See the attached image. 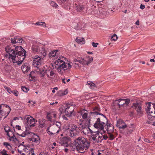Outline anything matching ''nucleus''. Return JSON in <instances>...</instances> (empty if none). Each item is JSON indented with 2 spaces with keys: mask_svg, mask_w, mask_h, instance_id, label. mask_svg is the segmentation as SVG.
I'll return each instance as SVG.
<instances>
[{
  "mask_svg": "<svg viewBox=\"0 0 155 155\" xmlns=\"http://www.w3.org/2000/svg\"><path fill=\"white\" fill-rule=\"evenodd\" d=\"M7 46L5 48L7 53L9 54V58L13 63H16L18 65L22 63L26 56V51L21 46Z\"/></svg>",
  "mask_w": 155,
  "mask_h": 155,
  "instance_id": "1",
  "label": "nucleus"
},
{
  "mask_svg": "<svg viewBox=\"0 0 155 155\" xmlns=\"http://www.w3.org/2000/svg\"><path fill=\"white\" fill-rule=\"evenodd\" d=\"M100 108L98 107H95L93 109V111L90 112L89 119L92 120L95 117L97 120L94 124V127L100 130H103L104 129V126L107 123V120L105 115L100 113Z\"/></svg>",
  "mask_w": 155,
  "mask_h": 155,
  "instance_id": "2",
  "label": "nucleus"
},
{
  "mask_svg": "<svg viewBox=\"0 0 155 155\" xmlns=\"http://www.w3.org/2000/svg\"><path fill=\"white\" fill-rule=\"evenodd\" d=\"M74 147L80 153H83L87 150L90 146V142L87 139L81 136L78 137L74 140Z\"/></svg>",
  "mask_w": 155,
  "mask_h": 155,
  "instance_id": "3",
  "label": "nucleus"
},
{
  "mask_svg": "<svg viewBox=\"0 0 155 155\" xmlns=\"http://www.w3.org/2000/svg\"><path fill=\"white\" fill-rule=\"evenodd\" d=\"M90 119H87V122L85 124L84 123H80L79 124L80 131L81 130L85 135L87 134L89 132L91 134L93 133V131L90 129L89 127L90 124Z\"/></svg>",
  "mask_w": 155,
  "mask_h": 155,
  "instance_id": "4",
  "label": "nucleus"
},
{
  "mask_svg": "<svg viewBox=\"0 0 155 155\" xmlns=\"http://www.w3.org/2000/svg\"><path fill=\"white\" fill-rule=\"evenodd\" d=\"M93 60V58L92 57L88 56V57L84 58H78L77 59H75L74 61L78 62L80 64H82L83 65H88Z\"/></svg>",
  "mask_w": 155,
  "mask_h": 155,
  "instance_id": "5",
  "label": "nucleus"
},
{
  "mask_svg": "<svg viewBox=\"0 0 155 155\" xmlns=\"http://www.w3.org/2000/svg\"><path fill=\"white\" fill-rule=\"evenodd\" d=\"M30 143H32V146H36L38 145L40 142V138L38 135L34 134H31V137L28 138L27 139Z\"/></svg>",
  "mask_w": 155,
  "mask_h": 155,
  "instance_id": "6",
  "label": "nucleus"
},
{
  "mask_svg": "<svg viewBox=\"0 0 155 155\" xmlns=\"http://www.w3.org/2000/svg\"><path fill=\"white\" fill-rule=\"evenodd\" d=\"M35 120V119L33 117L28 115H26L24 118L25 124L27 127L34 126Z\"/></svg>",
  "mask_w": 155,
  "mask_h": 155,
  "instance_id": "7",
  "label": "nucleus"
},
{
  "mask_svg": "<svg viewBox=\"0 0 155 155\" xmlns=\"http://www.w3.org/2000/svg\"><path fill=\"white\" fill-rule=\"evenodd\" d=\"M130 102V101L129 99H120L118 100H116L114 101V103L117 104L119 108L122 107L127 106Z\"/></svg>",
  "mask_w": 155,
  "mask_h": 155,
  "instance_id": "8",
  "label": "nucleus"
},
{
  "mask_svg": "<svg viewBox=\"0 0 155 155\" xmlns=\"http://www.w3.org/2000/svg\"><path fill=\"white\" fill-rule=\"evenodd\" d=\"M79 126L78 127L74 124H72L71 126L70 130V136L71 137H74L78 135V133L80 131Z\"/></svg>",
  "mask_w": 155,
  "mask_h": 155,
  "instance_id": "9",
  "label": "nucleus"
},
{
  "mask_svg": "<svg viewBox=\"0 0 155 155\" xmlns=\"http://www.w3.org/2000/svg\"><path fill=\"white\" fill-rule=\"evenodd\" d=\"M64 112L65 114L68 117H71L73 115H75V113L74 112V107L72 106L68 105L65 109Z\"/></svg>",
  "mask_w": 155,
  "mask_h": 155,
  "instance_id": "10",
  "label": "nucleus"
},
{
  "mask_svg": "<svg viewBox=\"0 0 155 155\" xmlns=\"http://www.w3.org/2000/svg\"><path fill=\"white\" fill-rule=\"evenodd\" d=\"M47 131L49 135H52L59 132V130H58V127L54 125L49 127L47 129Z\"/></svg>",
  "mask_w": 155,
  "mask_h": 155,
  "instance_id": "11",
  "label": "nucleus"
},
{
  "mask_svg": "<svg viewBox=\"0 0 155 155\" xmlns=\"http://www.w3.org/2000/svg\"><path fill=\"white\" fill-rule=\"evenodd\" d=\"M132 107L137 110V114L140 115L142 114L141 104L140 103L136 102L133 103Z\"/></svg>",
  "mask_w": 155,
  "mask_h": 155,
  "instance_id": "12",
  "label": "nucleus"
},
{
  "mask_svg": "<svg viewBox=\"0 0 155 155\" xmlns=\"http://www.w3.org/2000/svg\"><path fill=\"white\" fill-rule=\"evenodd\" d=\"M151 103L149 102L148 104V106L147 107V109L146 110L147 111H149V113L150 114V116H153V115L154 114H155V103H152V105H153V108L152 109H151L150 107V104ZM153 117H155V116H153Z\"/></svg>",
  "mask_w": 155,
  "mask_h": 155,
  "instance_id": "13",
  "label": "nucleus"
},
{
  "mask_svg": "<svg viewBox=\"0 0 155 155\" xmlns=\"http://www.w3.org/2000/svg\"><path fill=\"white\" fill-rule=\"evenodd\" d=\"M87 111L84 109H83L81 110L79 112V113L82 116V118L84 119H86L87 120L86 121V123L87 122V119L88 118L89 119L90 117H89V115H90V113H89V115L88 117H87Z\"/></svg>",
  "mask_w": 155,
  "mask_h": 155,
  "instance_id": "14",
  "label": "nucleus"
},
{
  "mask_svg": "<svg viewBox=\"0 0 155 155\" xmlns=\"http://www.w3.org/2000/svg\"><path fill=\"white\" fill-rule=\"evenodd\" d=\"M116 126L120 129H124L127 127V125L121 119H119L117 121Z\"/></svg>",
  "mask_w": 155,
  "mask_h": 155,
  "instance_id": "15",
  "label": "nucleus"
},
{
  "mask_svg": "<svg viewBox=\"0 0 155 155\" xmlns=\"http://www.w3.org/2000/svg\"><path fill=\"white\" fill-rule=\"evenodd\" d=\"M107 133H112L114 131V127L111 124H108L107 123L104 126Z\"/></svg>",
  "mask_w": 155,
  "mask_h": 155,
  "instance_id": "16",
  "label": "nucleus"
},
{
  "mask_svg": "<svg viewBox=\"0 0 155 155\" xmlns=\"http://www.w3.org/2000/svg\"><path fill=\"white\" fill-rule=\"evenodd\" d=\"M33 59V64L34 66L37 67V65H39L41 64V60L40 57L36 55Z\"/></svg>",
  "mask_w": 155,
  "mask_h": 155,
  "instance_id": "17",
  "label": "nucleus"
},
{
  "mask_svg": "<svg viewBox=\"0 0 155 155\" xmlns=\"http://www.w3.org/2000/svg\"><path fill=\"white\" fill-rule=\"evenodd\" d=\"M99 134H100V133L98 131L95 132H93V133L91 134V137L94 143H96V141L98 138L99 135H100Z\"/></svg>",
  "mask_w": 155,
  "mask_h": 155,
  "instance_id": "18",
  "label": "nucleus"
},
{
  "mask_svg": "<svg viewBox=\"0 0 155 155\" xmlns=\"http://www.w3.org/2000/svg\"><path fill=\"white\" fill-rule=\"evenodd\" d=\"M76 9L78 12H80L83 13H85L86 12L84 6L81 5H79L76 6Z\"/></svg>",
  "mask_w": 155,
  "mask_h": 155,
  "instance_id": "19",
  "label": "nucleus"
},
{
  "mask_svg": "<svg viewBox=\"0 0 155 155\" xmlns=\"http://www.w3.org/2000/svg\"><path fill=\"white\" fill-rule=\"evenodd\" d=\"M68 140L67 139L64 138L60 140L59 143L61 146L64 147H67L68 146Z\"/></svg>",
  "mask_w": 155,
  "mask_h": 155,
  "instance_id": "20",
  "label": "nucleus"
},
{
  "mask_svg": "<svg viewBox=\"0 0 155 155\" xmlns=\"http://www.w3.org/2000/svg\"><path fill=\"white\" fill-rule=\"evenodd\" d=\"M25 146H24L22 144H21L18 146V153H20L21 155H26L24 152V149H25Z\"/></svg>",
  "mask_w": 155,
  "mask_h": 155,
  "instance_id": "21",
  "label": "nucleus"
},
{
  "mask_svg": "<svg viewBox=\"0 0 155 155\" xmlns=\"http://www.w3.org/2000/svg\"><path fill=\"white\" fill-rule=\"evenodd\" d=\"M84 23L81 22H78L74 24V28L78 30L81 29L84 27Z\"/></svg>",
  "mask_w": 155,
  "mask_h": 155,
  "instance_id": "22",
  "label": "nucleus"
},
{
  "mask_svg": "<svg viewBox=\"0 0 155 155\" xmlns=\"http://www.w3.org/2000/svg\"><path fill=\"white\" fill-rule=\"evenodd\" d=\"M56 114L54 111L50 112L47 114V117L49 120L51 121L52 117L56 118Z\"/></svg>",
  "mask_w": 155,
  "mask_h": 155,
  "instance_id": "23",
  "label": "nucleus"
},
{
  "mask_svg": "<svg viewBox=\"0 0 155 155\" xmlns=\"http://www.w3.org/2000/svg\"><path fill=\"white\" fill-rule=\"evenodd\" d=\"M27 64H25L23 65L21 67V69L24 73L28 72L30 70V67H28L27 65Z\"/></svg>",
  "mask_w": 155,
  "mask_h": 155,
  "instance_id": "24",
  "label": "nucleus"
},
{
  "mask_svg": "<svg viewBox=\"0 0 155 155\" xmlns=\"http://www.w3.org/2000/svg\"><path fill=\"white\" fill-rule=\"evenodd\" d=\"M57 68L58 71H61V69H63L64 68H66L67 66V65L65 62H63L61 64H59V65Z\"/></svg>",
  "mask_w": 155,
  "mask_h": 155,
  "instance_id": "25",
  "label": "nucleus"
},
{
  "mask_svg": "<svg viewBox=\"0 0 155 155\" xmlns=\"http://www.w3.org/2000/svg\"><path fill=\"white\" fill-rule=\"evenodd\" d=\"M75 41L80 44H84L85 43V41L83 38L77 37L75 39Z\"/></svg>",
  "mask_w": 155,
  "mask_h": 155,
  "instance_id": "26",
  "label": "nucleus"
},
{
  "mask_svg": "<svg viewBox=\"0 0 155 155\" xmlns=\"http://www.w3.org/2000/svg\"><path fill=\"white\" fill-rule=\"evenodd\" d=\"M9 137V140L11 141H12L14 142H16L18 141V140L17 138H16L14 134H13V136L12 137Z\"/></svg>",
  "mask_w": 155,
  "mask_h": 155,
  "instance_id": "27",
  "label": "nucleus"
},
{
  "mask_svg": "<svg viewBox=\"0 0 155 155\" xmlns=\"http://www.w3.org/2000/svg\"><path fill=\"white\" fill-rule=\"evenodd\" d=\"M99 134V137L96 141V143H98L99 142H101L103 140V135L101 133Z\"/></svg>",
  "mask_w": 155,
  "mask_h": 155,
  "instance_id": "28",
  "label": "nucleus"
},
{
  "mask_svg": "<svg viewBox=\"0 0 155 155\" xmlns=\"http://www.w3.org/2000/svg\"><path fill=\"white\" fill-rule=\"evenodd\" d=\"M63 62H64V60H61V58H59L56 61L55 64L56 65L58 66L59 65V64H61Z\"/></svg>",
  "mask_w": 155,
  "mask_h": 155,
  "instance_id": "29",
  "label": "nucleus"
},
{
  "mask_svg": "<svg viewBox=\"0 0 155 155\" xmlns=\"http://www.w3.org/2000/svg\"><path fill=\"white\" fill-rule=\"evenodd\" d=\"M32 48L33 51L34 52H37L39 50V47L36 45H33L32 46Z\"/></svg>",
  "mask_w": 155,
  "mask_h": 155,
  "instance_id": "30",
  "label": "nucleus"
},
{
  "mask_svg": "<svg viewBox=\"0 0 155 155\" xmlns=\"http://www.w3.org/2000/svg\"><path fill=\"white\" fill-rule=\"evenodd\" d=\"M4 130H5V131L7 133V135L8 137H10L9 134L8 133L9 132V131H10V130L9 127H8L5 126H4Z\"/></svg>",
  "mask_w": 155,
  "mask_h": 155,
  "instance_id": "31",
  "label": "nucleus"
},
{
  "mask_svg": "<svg viewBox=\"0 0 155 155\" xmlns=\"http://www.w3.org/2000/svg\"><path fill=\"white\" fill-rule=\"evenodd\" d=\"M50 5L51 6L55 8H57L58 7V5L55 2L53 1H51V2Z\"/></svg>",
  "mask_w": 155,
  "mask_h": 155,
  "instance_id": "32",
  "label": "nucleus"
},
{
  "mask_svg": "<svg viewBox=\"0 0 155 155\" xmlns=\"http://www.w3.org/2000/svg\"><path fill=\"white\" fill-rule=\"evenodd\" d=\"M112 133H107L108 135L109 138L110 140H112L114 138V136L112 134Z\"/></svg>",
  "mask_w": 155,
  "mask_h": 155,
  "instance_id": "33",
  "label": "nucleus"
},
{
  "mask_svg": "<svg viewBox=\"0 0 155 155\" xmlns=\"http://www.w3.org/2000/svg\"><path fill=\"white\" fill-rule=\"evenodd\" d=\"M35 25H42L44 27H46V24L45 22H37L35 23Z\"/></svg>",
  "mask_w": 155,
  "mask_h": 155,
  "instance_id": "34",
  "label": "nucleus"
},
{
  "mask_svg": "<svg viewBox=\"0 0 155 155\" xmlns=\"http://www.w3.org/2000/svg\"><path fill=\"white\" fill-rule=\"evenodd\" d=\"M18 38L17 37H14V38H11V43L12 44H14L17 43V42H16V40H18Z\"/></svg>",
  "mask_w": 155,
  "mask_h": 155,
  "instance_id": "35",
  "label": "nucleus"
},
{
  "mask_svg": "<svg viewBox=\"0 0 155 155\" xmlns=\"http://www.w3.org/2000/svg\"><path fill=\"white\" fill-rule=\"evenodd\" d=\"M127 130L128 131L127 133L128 134H130L134 130V128L133 127L132 128L129 127V128H127Z\"/></svg>",
  "mask_w": 155,
  "mask_h": 155,
  "instance_id": "36",
  "label": "nucleus"
},
{
  "mask_svg": "<svg viewBox=\"0 0 155 155\" xmlns=\"http://www.w3.org/2000/svg\"><path fill=\"white\" fill-rule=\"evenodd\" d=\"M3 145L5 146L8 149H10L12 148L11 146L7 142H4L3 143Z\"/></svg>",
  "mask_w": 155,
  "mask_h": 155,
  "instance_id": "37",
  "label": "nucleus"
},
{
  "mask_svg": "<svg viewBox=\"0 0 155 155\" xmlns=\"http://www.w3.org/2000/svg\"><path fill=\"white\" fill-rule=\"evenodd\" d=\"M30 150H31V149H30L29 147H28V146H25V149H24V152L23 153H26L29 152V151Z\"/></svg>",
  "mask_w": 155,
  "mask_h": 155,
  "instance_id": "38",
  "label": "nucleus"
},
{
  "mask_svg": "<svg viewBox=\"0 0 155 155\" xmlns=\"http://www.w3.org/2000/svg\"><path fill=\"white\" fill-rule=\"evenodd\" d=\"M21 88L23 91L25 92H27L29 90V89L25 87V86H22L21 87Z\"/></svg>",
  "mask_w": 155,
  "mask_h": 155,
  "instance_id": "39",
  "label": "nucleus"
},
{
  "mask_svg": "<svg viewBox=\"0 0 155 155\" xmlns=\"http://www.w3.org/2000/svg\"><path fill=\"white\" fill-rule=\"evenodd\" d=\"M74 66L75 67H79V68H81V66H80V64L78 62H75L74 61Z\"/></svg>",
  "mask_w": 155,
  "mask_h": 155,
  "instance_id": "40",
  "label": "nucleus"
},
{
  "mask_svg": "<svg viewBox=\"0 0 155 155\" xmlns=\"http://www.w3.org/2000/svg\"><path fill=\"white\" fill-rule=\"evenodd\" d=\"M117 36L116 34H114L112 36L111 39L114 41H116L117 39Z\"/></svg>",
  "mask_w": 155,
  "mask_h": 155,
  "instance_id": "41",
  "label": "nucleus"
},
{
  "mask_svg": "<svg viewBox=\"0 0 155 155\" xmlns=\"http://www.w3.org/2000/svg\"><path fill=\"white\" fill-rule=\"evenodd\" d=\"M25 133L26 135H30V136H31V134H34V133H32L29 130H26L25 131Z\"/></svg>",
  "mask_w": 155,
  "mask_h": 155,
  "instance_id": "42",
  "label": "nucleus"
},
{
  "mask_svg": "<svg viewBox=\"0 0 155 155\" xmlns=\"http://www.w3.org/2000/svg\"><path fill=\"white\" fill-rule=\"evenodd\" d=\"M5 88L9 93L11 94L12 92V91H11L10 88H9L8 87H5Z\"/></svg>",
  "mask_w": 155,
  "mask_h": 155,
  "instance_id": "43",
  "label": "nucleus"
},
{
  "mask_svg": "<svg viewBox=\"0 0 155 155\" xmlns=\"http://www.w3.org/2000/svg\"><path fill=\"white\" fill-rule=\"evenodd\" d=\"M34 153L33 150H31L28 153H25L26 155H31L32 153Z\"/></svg>",
  "mask_w": 155,
  "mask_h": 155,
  "instance_id": "44",
  "label": "nucleus"
},
{
  "mask_svg": "<svg viewBox=\"0 0 155 155\" xmlns=\"http://www.w3.org/2000/svg\"><path fill=\"white\" fill-rule=\"evenodd\" d=\"M12 93L14 95L16 96H17L18 94V92L17 91H12Z\"/></svg>",
  "mask_w": 155,
  "mask_h": 155,
  "instance_id": "45",
  "label": "nucleus"
},
{
  "mask_svg": "<svg viewBox=\"0 0 155 155\" xmlns=\"http://www.w3.org/2000/svg\"><path fill=\"white\" fill-rule=\"evenodd\" d=\"M153 140L151 139V140L145 138L144 139V141L146 142L149 143H151Z\"/></svg>",
  "mask_w": 155,
  "mask_h": 155,
  "instance_id": "46",
  "label": "nucleus"
},
{
  "mask_svg": "<svg viewBox=\"0 0 155 155\" xmlns=\"http://www.w3.org/2000/svg\"><path fill=\"white\" fill-rule=\"evenodd\" d=\"M95 87H97L95 84L94 83H92V84H91L90 85V87L92 89H94Z\"/></svg>",
  "mask_w": 155,
  "mask_h": 155,
  "instance_id": "47",
  "label": "nucleus"
},
{
  "mask_svg": "<svg viewBox=\"0 0 155 155\" xmlns=\"http://www.w3.org/2000/svg\"><path fill=\"white\" fill-rule=\"evenodd\" d=\"M0 114L2 116H4L5 114V112L3 110H0Z\"/></svg>",
  "mask_w": 155,
  "mask_h": 155,
  "instance_id": "48",
  "label": "nucleus"
},
{
  "mask_svg": "<svg viewBox=\"0 0 155 155\" xmlns=\"http://www.w3.org/2000/svg\"><path fill=\"white\" fill-rule=\"evenodd\" d=\"M98 45V43H95L94 42H92V46L94 47H97Z\"/></svg>",
  "mask_w": 155,
  "mask_h": 155,
  "instance_id": "49",
  "label": "nucleus"
},
{
  "mask_svg": "<svg viewBox=\"0 0 155 155\" xmlns=\"http://www.w3.org/2000/svg\"><path fill=\"white\" fill-rule=\"evenodd\" d=\"M58 50H55L54 52H52V54L50 56L51 57H54L55 56L56 53L58 51Z\"/></svg>",
  "mask_w": 155,
  "mask_h": 155,
  "instance_id": "50",
  "label": "nucleus"
},
{
  "mask_svg": "<svg viewBox=\"0 0 155 155\" xmlns=\"http://www.w3.org/2000/svg\"><path fill=\"white\" fill-rule=\"evenodd\" d=\"M5 107H6V108L8 107L9 110V112H8L7 113V114L5 116V117L4 118H5L7 117V116L8 115V114H9V112H10V111L11 110L10 107L8 106L7 105H6Z\"/></svg>",
  "mask_w": 155,
  "mask_h": 155,
  "instance_id": "51",
  "label": "nucleus"
},
{
  "mask_svg": "<svg viewBox=\"0 0 155 155\" xmlns=\"http://www.w3.org/2000/svg\"><path fill=\"white\" fill-rule=\"evenodd\" d=\"M5 105L4 104H2L0 106V110H3L4 108L5 107Z\"/></svg>",
  "mask_w": 155,
  "mask_h": 155,
  "instance_id": "52",
  "label": "nucleus"
},
{
  "mask_svg": "<svg viewBox=\"0 0 155 155\" xmlns=\"http://www.w3.org/2000/svg\"><path fill=\"white\" fill-rule=\"evenodd\" d=\"M17 43H21L23 40L22 38H18V40H17Z\"/></svg>",
  "mask_w": 155,
  "mask_h": 155,
  "instance_id": "53",
  "label": "nucleus"
},
{
  "mask_svg": "<svg viewBox=\"0 0 155 155\" xmlns=\"http://www.w3.org/2000/svg\"><path fill=\"white\" fill-rule=\"evenodd\" d=\"M45 124H43V123H42L41 122H39V126L41 128H43L44 127Z\"/></svg>",
  "mask_w": 155,
  "mask_h": 155,
  "instance_id": "54",
  "label": "nucleus"
},
{
  "mask_svg": "<svg viewBox=\"0 0 155 155\" xmlns=\"http://www.w3.org/2000/svg\"><path fill=\"white\" fill-rule=\"evenodd\" d=\"M48 71L47 70H45V71L44 72V73L41 74V75L40 76L41 77H44V76H45V73H47V72Z\"/></svg>",
  "mask_w": 155,
  "mask_h": 155,
  "instance_id": "55",
  "label": "nucleus"
},
{
  "mask_svg": "<svg viewBox=\"0 0 155 155\" xmlns=\"http://www.w3.org/2000/svg\"><path fill=\"white\" fill-rule=\"evenodd\" d=\"M32 72H31L30 73V74H29V78H30V77H31V79H30V81H32L34 78V77H32L31 76V73H32Z\"/></svg>",
  "mask_w": 155,
  "mask_h": 155,
  "instance_id": "56",
  "label": "nucleus"
},
{
  "mask_svg": "<svg viewBox=\"0 0 155 155\" xmlns=\"http://www.w3.org/2000/svg\"><path fill=\"white\" fill-rule=\"evenodd\" d=\"M108 138V136L104 134V135H103V140L104 139L106 140Z\"/></svg>",
  "mask_w": 155,
  "mask_h": 155,
  "instance_id": "57",
  "label": "nucleus"
},
{
  "mask_svg": "<svg viewBox=\"0 0 155 155\" xmlns=\"http://www.w3.org/2000/svg\"><path fill=\"white\" fill-rule=\"evenodd\" d=\"M66 64L67 65V66L68 65V69H69L71 68L72 66V65L70 64L69 63H66Z\"/></svg>",
  "mask_w": 155,
  "mask_h": 155,
  "instance_id": "58",
  "label": "nucleus"
},
{
  "mask_svg": "<svg viewBox=\"0 0 155 155\" xmlns=\"http://www.w3.org/2000/svg\"><path fill=\"white\" fill-rule=\"evenodd\" d=\"M48 154V153L47 152H43L42 153H41L39 155H47Z\"/></svg>",
  "mask_w": 155,
  "mask_h": 155,
  "instance_id": "59",
  "label": "nucleus"
},
{
  "mask_svg": "<svg viewBox=\"0 0 155 155\" xmlns=\"http://www.w3.org/2000/svg\"><path fill=\"white\" fill-rule=\"evenodd\" d=\"M145 8V5H143L141 4L140 6V8L142 9H143Z\"/></svg>",
  "mask_w": 155,
  "mask_h": 155,
  "instance_id": "60",
  "label": "nucleus"
},
{
  "mask_svg": "<svg viewBox=\"0 0 155 155\" xmlns=\"http://www.w3.org/2000/svg\"><path fill=\"white\" fill-rule=\"evenodd\" d=\"M68 93V91L67 89L65 90L64 93H62V94L64 95H66Z\"/></svg>",
  "mask_w": 155,
  "mask_h": 155,
  "instance_id": "61",
  "label": "nucleus"
},
{
  "mask_svg": "<svg viewBox=\"0 0 155 155\" xmlns=\"http://www.w3.org/2000/svg\"><path fill=\"white\" fill-rule=\"evenodd\" d=\"M44 71V70L43 69H39V71L38 72L40 74L43 73V72Z\"/></svg>",
  "mask_w": 155,
  "mask_h": 155,
  "instance_id": "62",
  "label": "nucleus"
},
{
  "mask_svg": "<svg viewBox=\"0 0 155 155\" xmlns=\"http://www.w3.org/2000/svg\"><path fill=\"white\" fill-rule=\"evenodd\" d=\"M54 72L51 71L50 72V75L51 76H53V75H54Z\"/></svg>",
  "mask_w": 155,
  "mask_h": 155,
  "instance_id": "63",
  "label": "nucleus"
},
{
  "mask_svg": "<svg viewBox=\"0 0 155 155\" xmlns=\"http://www.w3.org/2000/svg\"><path fill=\"white\" fill-rule=\"evenodd\" d=\"M152 137L153 138V140H155V134L154 133L152 135Z\"/></svg>",
  "mask_w": 155,
  "mask_h": 155,
  "instance_id": "64",
  "label": "nucleus"
}]
</instances>
